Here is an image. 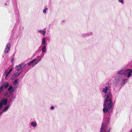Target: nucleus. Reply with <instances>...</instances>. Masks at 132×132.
<instances>
[{"instance_id":"f257e3e1","label":"nucleus","mask_w":132,"mask_h":132,"mask_svg":"<svg viewBox=\"0 0 132 132\" xmlns=\"http://www.w3.org/2000/svg\"><path fill=\"white\" fill-rule=\"evenodd\" d=\"M112 95L111 93H109L105 95V97L103 103L104 108L103 111L106 113L108 111L111 112L110 111L113 109V104L112 99Z\"/></svg>"},{"instance_id":"f03ea898","label":"nucleus","mask_w":132,"mask_h":132,"mask_svg":"<svg viewBox=\"0 0 132 132\" xmlns=\"http://www.w3.org/2000/svg\"><path fill=\"white\" fill-rule=\"evenodd\" d=\"M8 98H3L0 101V116L4 112H5L7 111L10 106V105H8L6 106L4 108V106L7 103Z\"/></svg>"},{"instance_id":"7ed1b4c3","label":"nucleus","mask_w":132,"mask_h":132,"mask_svg":"<svg viewBox=\"0 0 132 132\" xmlns=\"http://www.w3.org/2000/svg\"><path fill=\"white\" fill-rule=\"evenodd\" d=\"M26 66V64L24 63H21L16 66L15 69L17 70L20 71V72H22L23 71V69Z\"/></svg>"},{"instance_id":"20e7f679","label":"nucleus","mask_w":132,"mask_h":132,"mask_svg":"<svg viewBox=\"0 0 132 132\" xmlns=\"http://www.w3.org/2000/svg\"><path fill=\"white\" fill-rule=\"evenodd\" d=\"M124 76H127L128 78H129L131 76V73L129 69L125 70Z\"/></svg>"},{"instance_id":"39448f33","label":"nucleus","mask_w":132,"mask_h":132,"mask_svg":"<svg viewBox=\"0 0 132 132\" xmlns=\"http://www.w3.org/2000/svg\"><path fill=\"white\" fill-rule=\"evenodd\" d=\"M11 47L10 44L9 43L7 44L5 51L4 52L5 53H7L9 51Z\"/></svg>"},{"instance_id":"423d86ee","label":"nucleus","mask_w":132,"mask_h":132,"mask_svg":"<svg viewBox=\"0 0 132 132\" xmlns=\"http://www.w3.org/2000/svg\"><path fill=\"white\" fill-rule=\"evenodd\" d=\"M13 69V68H11L9 71L8 72H7V70H6L5 71V72L4 73V75L5 76V79H6V77H7L8 75L12 71Z\"/></svg>"},{"instance_id":"0eeeda50","label":"nucleus","mask_w":132,"mask_h":132,"mask_svg":"<svg viewBox=\"0 0 132 132\" xmlns=\"http://www.w3.org/2000/svg\"><path fill=\"white\" fill-rule=\"evenodd\" d=\"M125 70H122L119 71L117 72V73L122 76V75L124 76Z\"/></svg>"},{"instance_id":"6e6552de","label":"nucleus","mask_w":132,"mask_h":132,"mask_svg":"<svg viewBox=\"0 0 132 132\" xmlns=\"http://www.w3.org/2000/svg\"><path fill=\"white\" fill-rule=\"evenodd\" d=\"M8 90L10 94H11L14 91V89L12 86H10L8 89Z\"/></svg>"},{"instance_id":"1a4fd4ad","label":"nucleus","mask_w":132,"mask_h":132,"mask_svg":"<svg viewBox=\"0 0 132 132\" xmlns=\"http://www.w3.org/2000/svg\"><path fill=\"white\" fill-rule=\"evenodd\" d=\"M109 89V87H105V88H103L102 91L104 92V93H105L106 94L105 95L107 94L108 93H109V92H107V91Z\"/></svg>"},{"instance_id":"9d476101","label":"nucleus","mask_w":132,"mask_h":132,"mask_svg":"<svg viewBox=\"0 0 132 132\" xmlns=\"http://www.w3.org/2000/svg\"><path fill=\"white\" fill-rule=\"evenodd\" d=\"M128 79H123L122 81L121 84V86H123L124 84L127 81Z\"/></svg>"},{"instance_id":"9b49d317","label":"nucleus","mask_w":132,"mask_h":132,"mask_svg":"<svg viewBox=\"0 0 132 132\" xmlns=\"http://www.w3.org/2000/svg\"><path fill=\"white\" fill-rule=\"evenodd\" d=\"M104 126L105 124L104 123H102V124L100 132H103L104 131Z\"/></svg>"},{"instance_id":"f8f14e48","label":"nucleus","mask_w":132,"mask_h":132,"mask_svg":"<svg viewBox=\"0 0 132 132\" xmlns=\"http://www.w3.org/2000/svg\"><path fill=\"white\" fill-rule=\"evenodd\" d=\"M46 42V39L45 38H43L42 39V45H45Z\"/></svg>"},{"instance_id":"ddd939ff","label":"nucleus","mask_w":132,"mask_h":132,"mask_svg":"<svg viewBox=\"0 0 132 132\" xmlns=\"http://www.w3.org/2000/svg\"><path fill=\"white\" fill-rule=\"evenodd\" d=\"M38 31L39 33H41L43 34L44 35H45V33L46 32V31H43L42 30H38Z\"/></svg>"},{"instance_id":"4468645a","label":"nucleus","mask_w":132,"mask_h":132,"mask_svg":"<svg viewBox=\"0 0 132 132\" xmlns=\"http://www.w3.org/2000/svg\"><path fill=\"white\" fill-rule=\"evenodd\" d=\"M116 80H114L113 83L116 86H118L119 84V82Z\"/></svg>"},{"instance_id":"2eb2a0df","label":"nucleus","mask_w":132,"mask_h":132,"mask_svg":"<svg viewBox=\"0 0 132 132\" xmlns=\"http://www.w3.org/2000/svg\"><path fill=\"white\" fill-rule=\"evenodd\" d=\"M31 125L33 127H35L36 126L37 123L36 122H32L31 123Z\"/></svg>"},{"instance_id":"dca6fc26","label":"nucleus","mask_w":132,"mask_h":132,"mask_svg":"<svg viewBox=\"0 0 132 132\" xmlns=\"http://www.w3.org/2000/svg\"><path fill=\"white\" fill-rule=\"evenodd\" d=\"M46 47L45 46H44L42 47V51L43 52H46Z\"/></svg>"},{"instance_id":"f3484780","label":"nucleus","mask_w":132,"mask_h":132,"mask_svg":"<svg viewBox=\"0 0 132 132\" xmlns=\"http://www.w3.org/2000/svg\"><path fill=\"white\" fill-rule=\"evenodd\" d=\"M115 77L117 78H119V79L121 80L122 78V76H121L120 75H119L117 73Z\"/></svg>"},{"instance_id":"a211bd4d","label":"nucleus","mask_w":132,"mask_h":132,"mask_svg":"<svg viewBox=\"0 0 132 132\" xmlns=\"http://www.w3.org/2000/svg\"><path fill=\"white\" fill-rule=\"evenodd\" d=\"M9 84L8 82H6L4 85V87L5 89L6 88L9 86Z\"/></svg>"},{"instance_id":"6ab92c4d","label":"nucleus","mask_w":132,"mask_h":132,"mask_svg":"<svg viewBox=\"0 0 132 132\" xmlns=\"http://www.w3.org/2000/svg\"><path fill=\"white\" fill-rule=\"evenodd\" d=\"M21 72H17L15 74V77L14 78H15L17 76H18Z\"/></svg>"},{"instance_id":"aec40b11","label":"nucleus","mask_w":132,"mask_h":132,"mask_svg":"<svg viewBox=\"0 0 132 132\" xmlns=\"http://www.w3.org/2000/svg\"><path fill=\"white\" fill-rule=\"evenodd\" d=\"M3 85H2L0 87V93L3 91Z\"/></svg>"},{"instance_id":"412c9836","label":"nucleus","mask_w":132,"mask_h":132,"mask_svg":"<svg viewBox=\"0 0 132 132\" xmlns=\"http://www.w3.org/2000/svg\"><path fill=\"white\" fill-rule=\"evenodd\" d=\"M18 81V79H15V81H14L13 84L14 85H15L17 84V82Z\"/></svg>"},{"instance_id":"4be33fe9","label":"nucleus","mask_w":132,"mask_h":132,"mask_svg":"<svg viewBox=\"0 0 132 132\" xmlns=\"http://www.w3.org/2000/svg\"><path fill=\"white\" fill-rule=\"evenodd\" d=\"M48 10V9L47 8H45L43 11V12L44 13H45L46 12V11Z\"/></svg>"},{"instance_id":"5701e85b","label":"nucleus","mask_w":132,"mask_h":132,"mask_svg":"<svg viewBox=\"0 0 132 132\" xmlns=\"http://www.w3.org/2000/svg\"><path fill=\"white\" fill-rule=\"evenodd\" d=\"M114 80H116L118 81L119 82H120V79H119V78H116V77H115Z\"/></svg>"},{"instance_id":"b1692460","label":"nucleus","mask_w":132,"mask_h":132,"mask_svg":"<svg viewBox=\"0 0 132 132\" xmlns=\"http://www.w3.org/2000/svg\"><path fill=\"white\" fill-rule=\"evenodd\" d=\"M32 63V62L31 61L28 63V66H29L30 65H31Z\"/></svg>"},{"instance_id":"393cba45","label":"nucleus","mask_w":132,"mask_h":132,"mask_svg":"<svg viewBox=\"0 0 132 132\" xmlns=\"http://www.w3.org/2000/svg\"><path fill=\"white\" fill-rule=\"evenodd\" d=\"M36 60L37 59H33L31 61L32 63H33L34 62L36 61Z\"/></svg>"},{"instance_id":"a878e982","label":"nucleus","mask_w":132,"mask_h":132,"mask_svg":"<svg viewBox=\"0 0 132 132\" xmlns=\"http://www.w3.org/2000/svg\"><path fill=\"white\" fill-rule=\"evenodd\" d=\"M118 1L121 3H123V0H119Z\"/></svg>"},{"instance_id":"bb28decb","label":"nucleus","mask_w":132,"mask_h":132,"mask_svg":"<svg viewBox=\"0 0 132 132\" xmlns=\"http://www.w3.org/2000/svg\"><path fill=\"white\" fill-rule=\"evenodd\" d=\"M41 59V58L39 60H38L37 61H36L35 63L37 64V63H38L40 61Z\"/></svg>"},{"instance_id":"cd10ccee","label":"nucleus","mask_w":132,"mask_h":132,"mask_svg":"<svg viewBox=\"0 0 132 132\" xmlns=\"http://www.w3.org/2000/svg\"><path fill=\"white\" fill-rule=\"evenodd\" d=\"M51 110H53L54 109V107L53 106H51Z\"/></svg>"},{"instance_id":"c85d7f7f","label":"nucleus","mask_w":132,"mask_h":132,"mask_svg":"<svg viewBox=\"0 0 132 132\" xmlns=\"http://www.w3.org/2000/svg\"><path fill=\"white\" fill-rule=\"evenodd\" d=\"M36 64V63H34L32 65V67H33Z\"/></svg>"},{"instance_id":"c756f323","label":"nucleus","mask_w":132,"mask_h":132,"mask_svg":"<svg viewBox=\"0 0 132 132\" xmlns=\"http://www.w3.org/2000/svg\"><path fill=\"white\" fill-rule=\"evenodd\" d=\"M110 130H111V128H109V130H108V131H107V132H110Z\"/></svg>"},{"instance_id":"7c9ffc66","label":"nucleus","mask_w":132,"mask_h":132,"mask_svg":"<svg viewBox=\"0 0 132 132\" xmlns=\"http://www.w3.org/2000/svg\"><path fill=\"white\" fill-rule=\"evenodd\" d=\"M8 95V93H5V96H7Z\"/></svg>"},{"instance_id":"2f4dec72","label":"nucleus","mask_w":132,"mask_h":132,"mask_svg":"<svg viewBox=\"0 0 132 132\" xmlns=\"http://www.w3.org/2000/svg\"><path fill=\"white\" fill-rule=\"evenodd\" d=\"M129 70L131 73H132V69H129Z\"/></svg>"},{"instance_id":"473e14b6","label":"nucleus","mask_w":132,"mask_h":132,"mask_svg":"<svg viewBox=\"0 0 132 132\" xmlns=\"http://www.w3.org/2000/svg\"><path fill=\"white\" fill-rule=\"evenodd\" d=\"M14 77H15V75H13V78H14Z\"/></svg>"},{"instance_id":"72a5a7b5","label":"nucleus","mask_w":132,"mask_h":132,"mask_svg":"<svg viewBox=\"0 0 132 132\" xmlns=\"http://www.w3.org/2000/svg\"><path fill=\"white\" fill-rule=\"evenodd\" d=\"M130 131L132 132V128L131 129V130H130Z\"/></svg>"},{"instance_id":"f704fd0d","label":"nucleus","mask_w":132,"mask_h":132,"mask_svg":"<svg viewBox=\"0 0 132 132\" xmlns=\"http://www.w3.org/2000/svg\"><path fill=\"white\" fill-rule=\"evenodd\" d=\"M130 132H131V131H130Z\"/></svg>"}]
</instances>
